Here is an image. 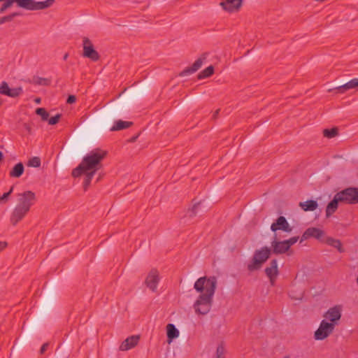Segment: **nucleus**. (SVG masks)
Masks as SVG:
<instances>
[{"label":"nucleus","mask_w":358,"mask_h":358,"mask_svg":"<svg viewBox=\"0 0 358 358\" xmlns=\"http://www.w3.org/2000/svg\"><path fill=\"white\" fill-rule=\"evenodd\" d=\"M24 165L22 162H19L14 166L9 173V176L12 178H20L24 173Z\"/></svg>","instance_id":"21"},{"label":"nucleus","mask_w":358,"mask_h":358,"mask_svg":"<svg viewBox=\"0 0 358 358\" xmlns=\"http://www.w3.org/2000/svg\"><path fill=\"white\" fill-rule=\"evenodd\" d=\"M11 22L10 17L8 16V15L1 17L0 18V25H1L2 24H3L5 22Z\"/></svg>","instance_id":"42"},{"label":"nucleus","mask_w":358,"mask_h":358,"mask_svg":"<svg viewBox=\"0 0 358 358\" xmlns=\"http://www.w3.org/2000/svg\"><path fill=\"white\" fill-rule=\"evenodd\" d=\"M140 339L139 336H131L127 338L120 345V350L127 351L137 345Z\"/></svg>","instance_id":"17"},{"label":"nucleus","mask_w":358,"mask_h":358,"mask_svg":"<svg viewBox=\"0 0 358 358\" xmlns=\"http://www.w3.org/2000/svg\"><path fill=\"white\" fill-rule=\"evenodd\" d=\"M326 243L330 246L336 248L339 252H343L344 249L342 247V243L340 240L335 239L331 237H327L326 239Z\"/></svg>","instance_id":"25"},{"label":"nucleus","mask_w":358,"mask_h":358,"mask_svg":"<svg viewBox=\"0 0 358 358\" xmlns=\"http://www.w3.org/2000/svg\"><path fill=\"white\" fill-rule=\"evenodd\" d=\"M199 205V203H197V204H195L192 208V209H189L188 210V213H189V216L190 217H192V216H194L196 215V209L198 208V206Z\"/></svg>","instance_id":"41"},{"label":"nucleus","mask_w":358,"mask_h":358,"mask_svg":"<svg viewBox=\"0 0 358 358\" xmlns=\"http://www.w3.org/2000/svg\"><path fill=\"white\" fill-rule=\"evenodd\" d=\"M243 0H225L220 2L222 8L229 12L234 13L238 11L242 6Z\"/></svg>","instance_id":"14"},{"label":"nucleus","mask_w":358,"mask_h":358,"mask_svg":"<svg viewBox=\"0 0 358 358\" xmlns=\"http://www.w3.org/2000/svg\"><path fill=\"white\" fill-rule=\"evenodd\" d=\"M6 243L0 241V251L6 247Z\"/></svg>","instance_id":"47"},{"label":"nucleus","mask_w":358,"mask_h":358,"mask_svg":"<svg viewBox=\"0 0 358 358\" xmlns=\"http://www.w3.org/2000/svg\"><path fill=\"white\" fill-rule=\"evenodd\" d=\"M1 6L0 7V13H3L6 10L10 8L14 3H16V0H3Z\"/></svg>","instance_id":"29"},{"label":"nucleus","mask_w":358,"mask_h":358,"mask_svg":"<svg viewBox=\"0 0 358 358\" xmlns=\"http://www.w3.org/2000/svg\"><path fill=\"white\" fill-rule=\"evenodd\" d=\"M207 55V53H203L199 58H198L194 62V64L191 66L187 67L185 69L182 71H181L179 74L180 76H186L192 74L197 70H199L201 67L203 62L206 59Z\"/></svg>","instance_id":"11"},{"label":"nucleus","mask_w":358,"mask_h":358,"mask_svg":"<svg viewBox=\"0 0 358 358\" xmlns=\"http://www.w3.org/2000/svg\"><path fill=\"white\" fill-rule=\"evenodd\" d=\"M272 252L275 255H281L287 252L289 249L287 247L284 241H278L277 235L275 234L271 242Z\"/></svg>","instance_id":"15"},{"label":"nucleus","mask_w":358,"mask_h":358,"mask_svg":"<svg viewBox=\"0 0 358 358\" xmlns=\"http://www.w3.org/2000/svg\"><path fill=\"white\" fill-rule=\"evenodd\" d=\"M213 73L214 67L213 66H209L199 73V74L198 75V78L199 79L206 78L212 76Z\"/></svg>","instance_id":"27"},{"label":"nucleus","mask_w":358,"mask_h":358,"mask_svg":"<svg viewBox=\"0 0 358 358\" xmlns=\"http://www.w3.org/2000/svg\"><path fill=\"white\" fill-rule=\"evenodd\" d=\"M338 202H341V199L337 194L334 195V199L328 203L326 208V217H329L333 213H334L338 206Z\"/></svg>","instance_id":"18"},{"label":"nucleus","mask_w":358,"mask_h":358,"mask_svg":"<svg viewBox=\"0 0 358 358\" xmlns=\"http://www.w3.org/2000/svg\"><path fill=\"white\" fill-rule=\"evenodd\" d=\"M284 358H289V357H288V356H285Z\"/></svg>","instance_id":"52"},{"label":"nucleus","mask_w":358,"mask_h":358,"mask_svg":"<svg viewBox=\"0 0 358 358\" xmlns=\"http://www.w3.org/2000/svg\"><path fill=\"white\" fill-rule=\"evenodd\" d=\"M76 101V97L74 95H69L67 98L66 103L71 104L75 103Z\"/></svg>","instance_id":"43"},{"label":"nucleus","mask_w":358,"mask_h":358,"mask_svg":"<svg viewBox=\"0 0 358 358\" xmlns=\"http://www.w3.org/2000/svg\"><path fill=\"white\" fill-rule=\"evenodd\" d=\"M350 90H355L358 91V78H353L342 85L334 87L333 89H329V92H335L336 93H338V94H344Z\"/></svg>","instance_id":"9"},{"label":"nucleus","mask_w":358,"mask_h":358,"mask_svg":"<svg viewBox=\"0 0 358 358\" xmlns=\"http://www.w3.org/2000/svg\"><path fill=\"white\" fill-rule=\"evenodd\" d=\"M338 134V129L336 127L325 129L323 130V135L328 138H332Z\"/></svg>","instance_id":"28"},{"label":"nucleus","mask_w":358,"mask_h":358,"mask_svg":"<svg viewBox=\"0 0 358 358\" xmlns=\"http://www.w3.org/2000/svg\"><path fill=\"white\" fill-rule=\"evenodd\" d=\"M83 56L88 58L93 62H97L100 55L99 52L94 50V45L92 41L87 37H84L83 39Z\"/></svg>","instance_id":"6"},{"label":"nucleus","mask_w":358,"mask_h":358,"mask_svg":"<svg viewBox=\"0 0 358 358\" xmlns=\"http://www.w3.org/2000/svg\"><path fill=\"white\" fill-rule=\"evenodd\" d=\"M14 189V187L12 186L10 189V190L8 192L4 193L1 197H0V203H6L8 196L10 195V194L13 192Z\"/></svg>","instance_id":"39"},{"label":"nucleus","mask_w":358,"mask_h":358,"mask_svg":"<svg viewBox=\"0 0 358 358\" xmlns=\"http://www.w3.org/2000/svg\"><path fill=\"white\" fill-rule=\"evenodd\" d=\"M60 117H61V114H57L55 116L52 117L51 118L48 120V124L50 125L56 124L59 121Z\"/></svg>","instance_id":"40"},{"label":"nucleus","mask_w":358,"mask_h":358,"mask_svg":"<svg viewBox=\"0 0 358 358\" xmlns=\"http://www.w3.org/2000/svg\"><path fill=\"white\" fill-rule=\"evenodd\" d=\"M95 173L94 172H87L85 173V178L83 182V187L85 190H87L88 187L90 185L91 181Z\"/></svg>","instance_id":"30"},{"label":"nucleus","mask_w":358,"mask_h":358,"mask_svg":"<svg viewBox=\"0 0 358 358\" xmlns=\"http://www.w3.org/2000/svg\"><path fill=\"white\" fill-rule=\"evenodd\" d=\"M29 211V210L24 208L23 207L16 206L12 213L10 222L13 225L17 224L18 222L24 217Z\"/></svg>","instance_id":"16"},{"label":"nucleus","mask_w":358,"mask_h":358,"mask_svg":"<svg viewBox=\"0 0 358 358\" xmlns=\"http://www.w3.org/2000/svg\"><path fill=\"white\" fill-rule=\"evenodd\" d=\"M334 324L325 320L321 321L318 329L314 333V338L317 341H322L330 336L334 330Z\"/></svg>","instance_id":"5"},{"label":"nucleus","mask_w":358,"mask_h":358,"mask_svg":"<svg viewBox=\"0 0 358 358\" xmlns=\"http://www.w3.org/2000/svg\"><path fill=\"white\" fill-rule=\"evenodd\" d=\"M299 206L304 211H313L317 208L318 203L315 200H308L301 202Z\"/></svg>","instance_id":"22"},{"label":"nucleus","mask_w":358,"mask_h":358,"mask_svg":"<svg viewBox=\"0 0 358 358\" xmlns=\"http://www.w3.org/2000/svg\"><path fill=\"white\" fill-rule=\"evenodd\" d=\"M307 232H308V229H306L304 231V233L303 234L301 239V242H303L304 240H306V239H307L308 238H310V235H306Z\"/></svg>","instance_id":"45"},{"label":"nucleus","mask_w":358,"mask_h":358,"mask_svg":"<svg viewBox=\"0 0 358 358\" xmlns=\"http://www.w3.org/2000/svg\"><path fill=\"white\" fill-rule=\"evenodd\" d=\"M20 15L18 12H14L8 15V16L10 17L11 21L13 20L14 17L19 16Z\"/></svg>","instance_id":"46"},{"label":"nucleus","mask_w":358,"mask_h":358,"mask_svg":"<svg viewBox=\"0 0 358 358\" xmlns=\"http://www.w3.org/2000/svg\"><path fill=\"white\" fill-rule=\"evenodd\" d=\"M48 347V343H44L41 348V350H40L41 354H43L45 352V350H47Z\"/></svg>","instance_id":"44"},{"label":"nucleus","mask_w":358,"mask_h":358,"mask_svg":"<svg viewBox=\"0 0 358 358\" xmlns=\"http://www.w3.org/2000/svg\"><path fill=\"white\" fill-rule=\"evenodd\" d=\"M10 92V87L8 83L5 81L2 82L0 85V94L8 96Z\"/></svg>","instance_id":"35"},{"label":"nucleus","mask_w":358,"mask_h":358,"mask_svg":"<svg viewBox=\"0 0 358 358\" xmlns=\"http://www.w3.org/2000/svg\"><path fill=\"white\" fill-rule=\"evenodd\" d=\"M68 57H69V54H68V53H66V54L64 55V57H63L64 60H66V59H67V58H68Z\"/></svg>","instance_id":"48"},{"label":"nucleus","mask_w":358,"mask_h":358,"mask_svg":"<svg viewBox=\"0 0 358 358\" xmlns=\"http://www.w3.org/2000/svg\"><path fill=\"white\" fill-rule=\"evenodd\" d=\"M41 159L38 157H34L28 161L27 166L38 168L41 166Z\"/></svg>","instance_id":"32"},{"label":"nucleus","mask_w":358,"mask_h":358,"mask_svg":"<svg viewBox=\"0 0 358 358\" xmlns=\"http://www.w3.org/2000/svg\"><path fill=\"white\" fill-rule=\"evenodd\" d=\"M3 153L0 151V162L3 159Z\"/></svg>","instance_id":"50"},{"label":"nucleus","mask_w":358,"mask_h":358,"mask_svg":"<svg viewBox=\"0 0 358 358\" xmlns=\"http://www.w3.org/2000/svg\"><path fill=\"white\" fill-rule=\"evenodd\" d=\"M34 0H16L17 6L28 10H34Z\"/></svg>","instance_id":"24"},{"label":"nucleus","mask_w":358,"mask_h":358,"mask_svg":"<svg viewBox=\"0 0 358 358\" xmlns=\"http://www.w3.org/2000/svg\"><path fill=\"white\" fill-rule=\"evenodd\" d=\"M265 273L267 277L269 278L271 284L273 285L279 274L278 262L276 259H272L271 261L269 266L265 268Z\"/></svg>","instance_id":"12"},{"label":"nucleus","mask_w":358,"mask_h":358,"mask_svg":"<svg viewBox=\"0 0 358 358\" xmlns=\"http://www.w3.org/2000/svg\"><path fill=\"white\" fill-rule=\"evenodd\" d=\"M166 331L169 343H171L173 339L179 336V331L173 324H169L166 326Z\"/></svg>","instance_id":"19"},{"label":"nucleus","mask_w":358,"mask_h":358,"mask_svg":"<svg viewBox=\"0 0 358 358\" xmlns=\"http://www.w3.org/2000/svg\"><path fill=\"white\" fill-rule=\"evenodd\" d=\"M87 173V171L85 170V169L84 168V166H83L82 163H80L78 167H76V169H74L72 171V176L75 178L76 177H78L80 176H81L83 173Z\"/></svg>","instance_id":"31"},{"label":"nucleus","mask_w":358,"mask_h":358,"mask_svg":"<svg viewBox=\"0 0 358 358\" xmlns=\"http://www.w3.org/2000/svg\"><path fill=\"white\" fill-rule=\"evenodd\" d=\"M36 102L38 103H40L41 102V99L40 98H37L36 99Z\"/></svg>","instance_id":"51"},{"label":"nucleus","mask_w":358,"mask_h":358,"mask_svg":"<svg viewBox=\"0 0 358 358\" xmlns=\"http://www.w3.org/2000/svg\"><path fill=\"white\" fill-rule=\"evenodd\" d=\"M22 93V88L21 87L16 88H10V92L8 96L15 98L20 96Z\"/></svg>","instance_id":"34"},{"label":"nucleus","mask_w":358,"mask_h":358,"mask_svg":"<svg viewBox=\"0 0 358 358\" xmlns=\"http://www.w3.org/2000/svg\"><path fill=\"white\" fill-rule=\"evenodd\" d=\"M36 113L41 117L43 121H47L49 117V113L43 108H38Z\"/></svg>","instance_id":"33"},{"label":"nucleus","mask_w":358,"mask_h":358,"mask_svg":"<svg viewBox=\"0 0 358 358\" xmlns=\"http://www.w3.org/2000/svg\"><path fill=\"white\" fill-rule=\"evenodd\" d=\"M299 240V236H294L287 240H285V243L287 245V247L289 249L292 245L295 244Z\"/></svg>","instance_id":"38"},{"label":"nucleus","mask_w":358,"mask_h":358,"mask_svg":"<svg viewBox=\"0 0 358 358\" xmlns=\"http://www.w3.org/2000/svg\"><path fill=\"white\" fill-rule=\"evenodd\" d=\"M225 354V349L222 345H219L216 350V358H224L223 357Z\"/></svg>","instance_id":"36"},{"label":"nucleus","mask_w":358,"mask_h":358,"mask_svg":"<svg viewBox=\"0 0 358 358\" xmlns=\"http://www.w3.org/2000/svg\"><path fill=\"white\" fill-rule=\"evenodd\" d=\"M341 306H335L330 308L324 314V317L330 321L329 323H333L334 327L337 324L338 320L341 317Z\"/></svg>","instance_id":"10"},{"label":"nucleus","mask_w":358,"mask_h":358,"mask_svg":"<svg viewBox=\"0 0 358 358\" xmlns=\"http://www.w3.org/2000/svg\"><path fill=\"white\" fill-rule=\"evenodd\" d=\"M308 232L306 235H310V237L315 238L317 240H320L324 235V231L316 227H309L307 229Z\"/></svg>","instance_id":"23"},{"label":"nucleus","mask_w":358,"mask_h":358,"mask_svg":"<svg viewBox=\"0 0 358 358\" xmlns=\"http://www.w3.org/2000/svg\"><path fill=\"white\" fill-rule=\"evenodd\" d=\"M218 113H219V110H216V111L215 112V113L213 114V117H216V115L218 114Z\"/></svg>","instance_id":"49"},{"label":"nucleus","mask_w":358,"mask_h":358,"mask_svg":"<svg viewBox=\"0 0 358 358\" xmlns=\"http://www.w3.org/2000/svg\"><path fill=\"white\" fill-rule=\"evenodd\" d=\"M34 83L39 85H48L50 84V80L47 78L38 77L36 78Z\"/></svg>","instance_id":"37"},{"label":"nucleus","mask_w":358,"mask_h":358,"mask_svg":"<svg viewBox=\"0 0 358 358\" xmlns=\"http://www.w3.org/2000/svg\"><path fill=\"white\" fill-rule=\"evenodd\" d=\"M271 230L273 232L281 230L287 233H290L292 231V227H290L287 219L284 216H280L271 226Z\"/></svg>","instance_id":"8"},{"label":"nucleus","mask_w":358,"mask_h":358,"mask_svg":"<svg viewBox=\"0 0 358 358\" xmlns=\"http://www.w3.org/2000/svg\"><path fill=\"white\" fill-rule=\"evenodd\" d=\"M17 206L29 210L31 206L36 201L35 193L31 191H25L23 193H20L17 194Z\"/></svg>","instance_id":"7"},{"label":"nucleus","mask_w":358,"mask_h":358,"mask_svg":"<svg viewBox=\"0 0 358 358\" xmlns=\"http://www.w3.org/2000/svg\"><path fill=\"white\" fill-rule=\"evenodd\" d=\"M217 280L215 277H201L194 283V288L201 293L194 303L195 312L198 314L206 315L211 308L213 297L216 289Z\"/></svg>","instance_id":"1"},{"label":"nucleus","mask_w":358,"mask_h":358,"mask_svg":"<svg viewBox=\"0 0 358 358\" xmlns=\"http://www.w3.org/2000/svg\"><path fill=\"white\" fill-rule=\"evenodd\" d=\"M55 0H46L44 1H35L34 10H43L50 7Z\"/></svg>","instance_id":"26"},{"label":"nucleus","mask_w":358,"mask_h":358,"mask_svg":"<svg viewBox=\"0 0 358 358\" xmlns=\"http://www.w3.org/2000/svg\"><path fill=\"white\" fill-rule=\"evenodd\" d=\"M271 253V250L266 246L260 250H257L254 253L251 262L247 266L248 270L249 271H254L261 268L262 264L269 258Z\"/></svg>","instance_id":"3"},{"label":"nucleus","mask_w":358,"mask_h":358,"mask_svg":"<svg viewBox=\"0 0 358 358\" xmlns=\"http://www.w3.org/2000/svg\"><path fill=\"white\" fill-rule=\"evenodd\" d=\"M341 202L347 204L358 203V187H348L337 192Z\"/></svg>","instance_id":"4"},{"label":"nucleus","mask_w":358,"mask_h":358,"mask_svg":"<svg viewBox=\"0 0 358 358\" xmlns=\"http://www.w3.org/2000/svg\"><path fill=\"white\" fill-rule=\"evenodd\" d=\"M159 281V273L157 270L152 269L148 273L145 283L146 286L152 292H155Z\"/></svg>","instance_id":"13"},{"label":"nucleus","mask_w":358,"mask_h":358,"mask_svg":"<svg viewBox=\"0 0 358 358\" xmlns=\"http://www.w3.org/2000/svg\"><path fill=\"white\" fill-rule=\"evenodd\" d=\"M133 124L132 122L129 121H123L119 120L114 122L113 126L110 128V131H120L122 129H127L130 127Z\"/></svg>","instance_id":"20"},{"label":"nucleus","mask_w":358,"mask_h":358,"mask_svg":"<svg viewBox=\"0 0 358 358\" xmlns=\"http://www.w3.org/2000/svg\"><path fill=\"white\" fill-rule=\"evenodd\" d=\"M106 155V151L101 149H95L85 156L81 163L87 172H94V173H95L101 168V161Z\"/></svg>","instance_id":"2"}]
</instances>
